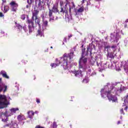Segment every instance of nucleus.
Wrapping results in <instances>:
<instances>
[{
  "label": "nucleus",
  "instance_id": "1",
  "mask_svg": "<svg viewBox=\"0 0 128 128\" xmlns=\"http://www.w3.org/2000/svg\"><path fill=\"white\" fill-rule=\"evenodd\" d=\"M38 14H40V11L34 8V10L32 12V20L28 19L27 20L29 34H32L34 30V20L36 24H38L39 28H40V18H38Z\"/></svg>",
  "mask_w": 128,
  "mask_h": 128
},
{
  "label": "nucleus",
  "instance_id": "2",
  "mask_svg": "<svg viewBox=\"0 0 128 128\" xmlns=\"http://www.w3.org/2000/svg\"><path fill=\"white\" fill-rule=\"evenodd\" d=\"M110 90H108V91H105L104 93H102L104 92V88L101 90L100 92L102 98H104V95L106 96L109 102L112 101L113 102H118V97L116 96H114L112 94H114L116 92V88L114 87V86H110Z\"/></svg>",
  "mask_w": 128,
  "mask_h": 128
},
{
  "label": "nucleus",
  "instance_id": "3",
  "mask_svg": "<svg viewBox=\"0 0 128 128\" xmlns=\"http://www.w3.org/2000/svg\"><path fill=\"white\" fill-rule=\"evenodd\" d=\"M56 63H52L50 64L52 68H56L60 64H61L64 68H68V56H66V54H64L63 57L61 58V59L59 61L58 59L56 58Z\"/></svg>",
  "mask_w": 128,
  "mask_h": 128
},
{
  "label": "nucleus",
  "instance_id": "4",
  "mask_svg": "<svg viewBox=\"0 0 128 128\" xmlns=\"http://www.w3.org/2000/svg\"><path fill=\"white\" fill-rule=\"evenodd\" d=\"M86 62H88V58L82 56L78 62L79 70H82V72H85L87 68Z\"/></svg>",
  "mask_w": 128,
  "mask_h": 128
},
{
  "label": "nucleus",
  "instance_id": "5",
  "mask_svg": "<svg viewBox=\"0 0 128 128\" xmlns=\"http://www.w3.org/2000/svg\"><path fill=\"white\" fill-rule=\"evenodd\" d=\"M8 102L6 99V96L4 95H0V110L8 108Z\"/></svg>",
  "mask_w": 128,
  "mask_h": 128
},
{
  "label": "nucleus",
  "instance_id": "6",
  "mask_svg": "<svg viewBox=\"0 0 128 128\" xmlns=\"http://www.w3.org/2000/svg\"><path fill=\"white\" fill-rule=\"evenodd\" d=\"M4 88V92H6V90H8V86L6 85V84L4 83V81H2V78H0V92H2Z\"/></svg>",
  "mask_w": 128,
  "mask_h": 128
},
{
  "label": "nucleus",
  "instance_id": "7",
  "mask_svg": "<svg viewBox=\"0 0 128 128\" xmlns=\"http://www.w3.org/2000/svg\"><path fill=\"white\" fill-rule=\"evenodd\" d=\"M10 6L12 12H16V10L18 7V4L16 2V1H12L10 2Z\"/></svg>",
  "mask_w": 128,
  "mask_h": 128
},
{
  "label": "nucleus",
  "instance_id": "8",
  "mask_svg": "<svg viewBox=\"0 0 128 128\" xmlns=\"http://www.w3.org/2000/svg\"><path fill=\"white\" fill-rule=\"evenodd\" d=\"M48 10L50 12H52V13L54 14H60V11L58 10V6L57 4H54L53 5V6L52 8V9H50V8H48Z\"/></svg>",
  "mask_w": 128,
  "mask_h": 128
},
{
  "label": "nucleus",
  "instance_id": "9",
  "mask_svg": "<svg viewBox=\"0 0 128 128\" xmlns=\"http://www.w3.org/2000/svg\"><path fill=\"white\" fill-rule=\"evenodd\" d=\"M36 6L38 8V10H44V1L39 0L38 6Z\"/></svg>",
  "mask_w": 128,
  "mask_h": 128
},
{
  "label": "nucleus",
  "instance_id": "10",
  "mask_svg": "<svg viewBox=\"0 0 128 128\" xmlns=\"http://www.w3.org/2000/svg\"><path fill=\"white\" fill-rule=\"evenodd\" d=\"M8 110H6L5 112H1L0 114V118L2 120V122L6 121V118H8Z\"/></svg>",
  "mask_w": 128,
  "mask_h": 128
},
{
  "label": "nucleus",
  "instance_id": "11",
  "mask_svg": "<svg viewBox=\"0 0 128 128\" xmlns=\"http://www.w3.org/2000/svg\"><path fill=\"white\" fill-rule=\"evenodd\" d=\"M5 121H2L5 124L4 126V128H6V126H10L12 124V120H8V118L5 119Z\"/></svg>",
  "mask_w": 128,
  "mask_h": 128
},
{
  "label": "nucleus",
  "instance_id": "12",
  "mask_svg": "<svg viewBox=\"0 0 128 128\" xmlns=\"http://www.w3.org/2000/svg\"><path fill=\"white\" fill-rule=\"evenodd\" d=\"M36 36L44 37V30H42L40 28L37 31V34H36Z\"/></svg>",
  "mask_w": 128,
  "mask_h": 128
},
{
  "label": "nucleus",
  "instance_id": "13",
  "mask_svg": "<svg viewBox=\"0 0 128 128\" xmlns=\"http://www.w3.org/2000/svg\"><path fill=\"white\" fill-rule=\"evenodd\" d=\"M0 76H2L3 78H6L7 80H8V78H10V76H8V74H6V72L4 70L0 71Z\"/></svg>",
  "mask_w": 128,
  "mask_h": 128
},
{
  "label": "nucleus",
  "instance_id": "14",
  "mask_svg": "<svg viewBox=\"0 0 128 128\" xmlns=\"http://www.w3.org/2000/svg\"><path fill=\"white\" fill-rule=\"evenodd\" d=\"M60 12H60L61 14H68V8L66 7L61 6L60 12Z\"/></svg>",
  "mask_w": 128,
  "mask_h": 128
},
{
  "label": "nucleus",
  "instance_id": "15",
  "mask_svg": "<svg viewBox=\"0 0 128 128\" xmlns=\"http://www.w3.org/2000/svg\"><path fill=\"white\" fill-rule=\"evenodd\" d=\"M82 70L80 69L79 70L74 71L73 74H74L75 76H82Z\"/></svg>",
  "mask_w": 128,
  "mask_h": 128
},
{
  "label": "nucleus",
  "instance_id": "16",
  "mask_svg": "<svg viewBox=\"0 0 128 128\" xmlns=\"http://www.w3.org/2000/svg\"><path fill=\"white\" fill-rule=\"evenodd\" d=\"M16 26L18 28V30H24L26 32V26L20 25L18 24H17L16 22H15Z\"/></svg>",
  "mask_w": 128,
  "mask_h": 128
},
{
  "label": "nucleus",
  "instance_id": "17",
  "mask_svg": "<svg viewBox=\"0 0 128 128\" xmlns=\"http://www.w3.org/2000/svg\"><path fill=\"white\" fill-rule=\"evenodd\" d=\"M90 50V47L87 48V50L86 52V54L84 55V53L86 52V48H84L82 50V56H88V50Z\"/></svg>",
  "mask_w": 128,
  "mask_h": 128
},
{
  "label": "nucleus",
  "instance_id": "18",
  "mask_svg": "<svg viewBox=\"0 0 128 128\" xmlns=\"http://www.w3.org/2000/svg\"><path fill=\"white\" fill-rule=\"evenodd\" d=\"M107 52H108V54H106V56L108 58H109L112 60H114V52H108V50H107Z\"/></svg>",
  "mask_w": 128,
  "mask_h": 128
},
{
  "label": "nucleus",
  "instance_id": "19",
  "mask_svg": "<svg viewBox=\"0 0 128 128\" xmlns=\"http://www.w3.org/2000/svg\"><path fill=\"white\" fill-rule=\"evenodd\" d=\"M28 114L29 118H32L33 116H34V112L33 110H30L28 112Z\"/></svg>",
  "mask_w": 128,
  "mask_h": 128
},
{
  "label": "nucleus",
  "instance_id": "20",
  "mask_svg": "<svg viewBox=\"0 0 128 128\" xmlns=\"http://www.w3.org/2000/svg\"><path fill=\"white\" fill-rule=\"evenodd\" d=\"M71 4H72V6L70 5L69 6V12L70 14H72V10L74 8H76V5H74V2H71Z\"/></svg>",
  "mask_w": 128,
  "mask_h": 128
},
{
  "label": "nucleus",
  "instance_id": "21",
  "mask_svg": "<svg viewBox=\"0 0 128 128\" xmlns=\"http://www.w3.org/2000/svg\"><path fill=\"white\" fill-rule=\"evenodd\" d=\"M48 16H49V22H50L51 20H54V16L52 14V12H49L48 13Z\"/></svg>",
  "mask_w": 128,
  "mask_h": 128
},
{
  "label": "nucleus",
  "instance_id": "22",
  "mask_svg": "<svg viewBox=\"0 0 128 128\" xmlns=\"http://www.w3.org/2000/svg\"><path fill=\"white\" fill-rule=\"evenodd\" d=\"M74 52H71L68 54H68H66L67 64H68V58H70V60H72V58H74Z\"/></svg>",
  "mask_w": 128,
  "mask_h": 128
},
{
  "label": "nucleus",
  "instance_id": "23",
  "mask_svg": "<svg viewBox=\"0 0 128 128\" xmlns=\"http://www.w3.org/2000/svg\"><path fill=\"white\" fill-rule=\"evenodd\" d=\"M42 22V26H44L45 28H46V26H48V20H44Z\"/></svg>",
  "mask_w": 128,
  "mask_h": 128
},
{
  "label": "nucleus",
  "instance_id": "24",
  "mask_svg": "<svg viewBox=\"0 0 128 128\" xmlns=\"http://www.w3.org/2000/svg\"><path fill=\"white\" fill-rule=\"evenodd\" d=\"M10 10V6H4V11L3 12L4 13V14H6V12Z\"/></svg>",
  "mask_w": 128,
  "mask_h": 128
},
{
  "label": "nucleus",
  "instance_id": "25",
  "mask_svg": "<svg viewBox=\"0 0 128 128\" xmlns=\"http://www.w3.org/2000/svg\"><path fill=\"white\" fill-rule=\"evenodd\" d=\"M17 110H18V108H12L10 110V112L12 114H16Z\"/></svg>",
  "mask_w": 128,
  "mask_h": 128
},
{
  "label": "nucleus",
  "instance_id": "26",
  "mask_svg": "<svg viewBox=\"0 0 128 128\" xmlns=\"http://www.w3.org/2000/svg\"><path fill=\"white\" fill-rule=\"evenodd\" d=\"M17 118L19 122H22V120H24V116L22 115H18Z\"/></svg>",
  "mask_w": 128,
  "mask_h": 128
},
{
  "label": "nucleus",
  "instance_id": "27",
  "mask_svg": "<svg viewBox=\"0 0 128 128\" xmlns=\"http://www.w3.org/2000/svg\"><path fill=\"white\" fill-rule=\"evenodd\" d=\"M12 128H18V125L16 123H14L12 124Z\"/></svg>",
  "mask_w": 128,
  "mask_h": 128
},
{
  "label": "nucleus",
  "instance_id": "28",
  "mask_svg": "<svg viewBox=\"0 0 128 128\" xmlns=\"http://www.w3.org/2000/svg\"><path fill=\"white\" fill-rule=\"evenodd\" d=\"M84 12V8L82 7H80L78 10V12Z\"/></svg>",
  "mask_w": 128,
  "mask_h": 128
},
{
  "label": "nucleus",
  "instance_id": "29",
  "mask_svg": "<svg viewBox=\"0 0 128 128\" xmlns=\"http://www.w3.org/2000/svg\"><path fill=\"white\" fill-rule=\"evenodd\" d=\"M41 18H42V22L46 20V17H45L44 14L41 15Z\"/></svg>",
  "mask_w": 128,
  "mask_h": 128
},
{
  "label": "nucleus",
  "instance_id": "30",
  "mask_svg": "<svg viewBox=\"0 0 128 128\" xmlns=\"http://www.w3.org/2000/svg\"><path fill=\"white\" fill-rule=\"evenodd\" d=\"M46 2L47 3L48 8H50V0H48V1H46Z\"/></svg>",
  "mask_w": 128,
  "mask_h": 128
},
{
  "label": "nucleus",
  "instance_id": "31",
  "mask_svg": "<svg viewBox=\"0 0 128 128\" xmlns=\"http://www.w3.org/2000/svg\"><path fill=\"white\" fill-rule=\"evenodd\" d=\"M21 20H26V16L24 14H22L21 16Z\"/></svg>",
  "mask_w": 128,
  "mask_h": 128
},
{
  "label": "nucleus",
  "instance_id": "32",
  "mask_svg": "<svg viewBox=\"0 0 128 128\" xmlns=\"http://www.w3.org/2000/svg\"><path fill=\"white\" fill-rule=\"evenodd\" d=\"M2 36H4V32H0V38H2Z\"/></svg>",
  "mask_w": 128,
  "mask_h": 128
},
{
  "label": "nucleus",
  "instance_id": "33",
  "mask_svg": "<svg viewBox=\"0 0 128 128\" xmlns=\"http://www.w3.org/2000/svg\"><path fill=\"white\" fill-rule=\"evenodd\" d=\"M0 18H4V14L2 12H0Z\"/></svg>",
  "mask_w": 128,
  "mask_h": 128
},
{
  "label": "nucleus",
  "instance_id": "34",
  "mask_svg": "<svg viewBox=\"0 0 128 128\" xmlns=\"http://www.w3.org/2000/svg\"><path fill=\"white\" fill-rule=\"evenodd\" d=\"M106 48H110V45L104 46V50H106Z\"/></svg>",
  "mask_w": 128,
  "mask_h": 128
},
{
  "label": "nucleus",
  "instance_id": "35",
  "mask_svg": "<svg viewBox=\"0 0 128 128\" xmlns=\"http://www.w3.org/2000/svg\"><path fill=\"white\" fill-rule=\"evenodd\" d=\"M120 112L122 114H124V108H122L120 110Z\"/></svg>",
  "mask_w": 128,
  "mask_h": 128
},
{
  "label": "nucleus",
  "instance_id": "36",
  "mask_svg": "<svg viewBox=\"0 0 128 128\" xmlns=\"http://www.w3.org/2000/svg\"><path fill=\"white\" fill-rule=\"evenodd\" d=\"M111 48H116V45H113L111 46Z\"/></svg>",
  "mask_w": 128,
  "mask_h": 128
},
{
  "label": "nucleus",
  "instance_id": "37",
  "mask_svg": "<svg viewBox=\"0 0 128 128\" xmlns=\"http://www.w3.org/2000/svg\"><path fill=\"white\" fill-rule=\"evenodd\" d=\"M124 70L125 72H128V68L126 67V66H124Z\"/></svg>",
  "mask_w": 128,
  "mask_h": 128
},
{
  "label": "nucleus",
  "instance_id": "38",
  "mask_svg": "<svg viewBox=\"0 0 128 128\" xmlns=\"http://www.w3.org/2000/svg\"><path fill=\"white\" fill-rule=\"evenodd\" d=\"M36 102L38 104H40V100L38 98H37Z\"/></svg>",
  "mask_w": 128,
  "mask_h": 128
},
{
  "label": "nucleus",
  "instance_id": "39",
  "mask_svg": "<svg viewBox=\"0 0 128 128\" xmlns=\"http://www.w3.org/2000/svg\"><path fill=\"white\" fill-rule=\"evenodd\" d=\"M70 4V2H68V0H66V6H68V4Z\"/></svg>",
  "mask_w": 128,
  "mask_h": 128
},
{
  "label": "nucleus",
  "instance_id": "40",
  "mask_svg": "<svg viewBox=\"0 0 128 128\" xmlns=\"http://www.w3.org/2000/svg\"><path fill=\"white\" fill-rule=\"evenodd\" d=\"M72 36V34H70V36H68V40Z\"/></svg>",
  "mask_w": 128,
  "mask_h": 128
},
{
  "label": "nucleus",
  "instance_id": "41",
  "mask_svg": "<svg viewBox=\"0 0 128 128\" xmlns=\"http://www.w3.org/2000/svg\"><path fill=\"white\" fill-rule=\"evenodd\" d=\"M36 128H44L40 126H36Z\"/></svg>",
  "mask_w": 128,
  "mask_h": 128
},
{
  "label": "nucleus",
  "instance_id": "42",
  "mask_svg": "<svg viewBox=\"0 0 128 128\" xmlns=\"http://www.w3.org/2000/svg\"><path fill=\"white\" fill-rule=\"evenodd\" d=\"M30 4L28 5H26V8H30Z\"/></svg>",
  "mask_w": 128,
  "mask_h": 128
},
{
  "label": "nucleus",
  "instance_id": "43",
  "mask_svg": "<svg viewBox=\"0 0 128 128\" xmlns=\"http://www.w3.org/2000/svg\"><path fill=\"white\" fill-rule=\"evenodd\" d=\"M53 128H56V123L53 124Z\"/></svg>",
  "mask_w": 128,
  "mask_h": 128
},
{
  "label": "nucleus",
  "instance_id": "44",
  "mask_svg": "<svg viewBox=\"0 0 128 128\" xmlns=\"http://www.w3.org/2000/svg\"><path fill=\"white\" fill-rule=\"evenodd\" d=\"M90 56H91V58L92 59V51H90Z\"/></svg>",
  "mask_w": 128,
  "mask_h": 128
},
{
  "label": "nucleus",
  "instance_id": "45",
  "mask_svg": "<svg viewBox=\"0 0 128 128\" xmlns=\"http://www.w3.org/2000/svg\"><path fill=\"white\" fill-rule=\"evenodd\" d=\"M22 62H24V63H26V62H28V61L27 60H22Z\"/></svg>",
  "mask_w": 128,
  "mask_h": 128
},
{
  "label": "nucleus",
  "instance_id": "46",
  "mask_svg": "<svg viewBox=\"0 0 128 128\" xmlns=\"http://www.w3.org/2000/svg\"><path fill=\"white\" fill-rule=\"evenodd\" d=\"M34 114H38V111H35L34 112Z\"/></svg>",
  "mask_w": 128,
  "mask_h": 128
},
{
  "label": "nucleus",
  "instance_id": "47",
  "mask_svg": "<svg viewBox=\"0 0 128 128\" xmlns=\"http://www.w3.org/2000/svg\"><path fill=\"white\" fill-rule=\"evenodd\" d=\"M124 110H128V106H126V108H124Z\"/></svg>",
  "mask_w": 128,
  "mask_h": 128
},
{
  "label": "nucleus",
  "instance_id": "48",
  "mask_svg": "<svg viewBox=\"0 0 128 128\" xmlns=\"http://www.w3.org/2000/svg\"><path fill=\"white\" fill-rule=\"evenodd\" d=\"M27 2L30 4H32V2L30 3V0H27Z\"/></svg>",
  "mask_w": 128,
  "mask_h": 128
},
{
  "label": "nucleus",
  "instance_id": "49",
  "mask_svg": "<svg viewBox=\"0 0 128 128\" xmlns=\"http://www.w3.org/2000/svg\"><path fill=\"white\" fill-rule=\"evenodd\" d=\"M30 2H31V3L34 2V0H30Z\"/></svg>",
  "mask_w": 128,
  "mask_h": 128
},
{
  "label": "nucleus",
  "instance_id": "50",
  "mask_svg": "<svg viewBox=\"0 0 128 128\" xmlns=\"http://www.w3.org/2000/svg\"><path fill=\"white\" fill-rule=\"evenodd\" d=\"M85 0H82V4H84Z\"/></svg>",
  "mask_w": 128,
  "mask_h": 128
},
{
  "label": "nucleus",
  "instance_id": "51",
  "mask_svg": "<svg viewBox=\"0 0 128 128\" xmlns=\"http://www.w3.org/2000/svg\"><path fill=\"white\" fill-rule=\"evenodd\" d=\"M64 42H66V38H64Z\"/></svg>",
  "mask_w": 128,
  "mask_h": 128
},
{
  "label": "nucleus",
  "instance_id": "52",
  "mask_svg": "<svg viewBox=\"0 0 128 128\" xmlns=\"http://www.w3.org/2000/svg\"><path fill=\"white\" fill-rule=\"evenodd\" d=\"M120 124V121H118V124Z\"/></svg>",
  "mask_w": 128,
  "mask_h": 128
},
{
  "label": "nucleus",
  "instance_id": "53",
  "mask_svg": "<svg viewBox=\"0 0 128 128\" xmlns=\"http://www.w3.org/2000/svg\"><path fill=\"white\" fill-rule=\"evenodd\" d=\"M4 2H6V0H3Z\"/></svg>",
  "mask_w": 128,
  "mask_h": 128
},
{
  "label": "nucleus",
  "instance_id": "54",
  "mask_svg": "<svg viewBox=\"0 0 128 128\" xmlns=\"http://www.w3.org/2000/svg\"><path fill=\"white\" fill-rule=\"evenodd\" d=\"M86 80L84 79V80H83V82H85Z\"/></svg>",
  "mask_w": 128,
  "mask_h": 128
},
{
  "label": "nucleus",
  "instance_id": "55",
  "mask_svg": "<svg viewBox=\"0 0 128 128\" xmlns=\"http://www.w3.org/2000/svg\"><path fill=\"white\" fill-rule=\"evenodd\" d=\"M96 2H100V0H95Z\"/></svg>",
  "mask_w": 128,
  "mask_h": 128
},
{
  "label": "nucleus",
  "instance_id": "56",
  "mask_svg": "<svg viewBox=\"0 0 128 128\" xmlns=\"http://www.w3.org/2000/svg\"><path fill=\"white\" fill-rule=\"evenodd\" d=\"M126 98H128V95L126 96Z\"/></svg>",
  "mask_w": 128,
  "mask_h": 128
},
{
  "label": "nucleus",
  "instance_id": "57",
  "mask_svg": "<svg viewBox=\"0 0 128 128\" xmlns=\"http://www.w3.org/2000/svg\"><path fill=\"white\" fill-rule=\"evenodd\" d=\"M124 28H126V24H125Z\"/></svg>",
  "mask_w": 128,
  "mask_h": 128
},
{
  "label": "nucleus",
  "instance_id": "58",
  "mask_svg": "<svg viewBox=\"0 0 128 128\" xmlns=\"http://www.w3.org/2000/svg\"><path fill=\"white\" fill-rule=\"evenodd\" d=\"M116 50H113L114 52H116Z\"/></svg>",
  "mask_w": 128,
  "mask_h": 128
},
{
  "label": "nucleus",
  "instance_id": "59",
  "mask_svg": "<svg viewBox=\"0 0 128 128\" xmlns=\"http://www.w3.org/2000/svg\"><path fill=\"white\" fill-rule=\"evenodd\" d=\"M62 2H60V6H62Z\"/></svg>",
  "mask_w": 128,
  "mask_h": 128
},
{
  "label": "nucleus",
  "instance_id": "60",
  "mask_svg": "<svg viewBox=\"0 0 128 128\" xmlns=\"http://www.w3.org/2000/svg\"><path fill=\"white\" fill-rule=\"evenodd\" d=\"M82 48H84V44L82 45Z\"/></svg>",
  "mask_w": 128,
  "mask_h": 128
},
{
  "label": "nucleus",
  "instance_id": "61",
  "mask_svg": "<svg viewBox=\"0 0 128 128\" xmlns=\"http://www.w3.org/2000/svg\"><path fill=\"white\" fill-rule=\"evenodd\" d=\"M50 48H52V46H50Z\"/></svg>",
  "mask_w": 128,
  "mask_h": 128
}]
</instances>
